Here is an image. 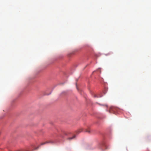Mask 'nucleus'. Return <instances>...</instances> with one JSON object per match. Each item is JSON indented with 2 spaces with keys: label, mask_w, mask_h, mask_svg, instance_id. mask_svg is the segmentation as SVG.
<instances>
[{
  "label": "nucleus",
  "mask_w": 151,
  "mask_h": 151,
  "mask_svg": "<svg viewBox=\"0 0 151 151\" xmlns=\"http://www.w3.org/2000/svg\"><path fill=\"white\" fill-rule=\"evenodd\" d=\"M75 137H76V136L74 135L72 137H69V138H68V139L69 140H71V139H73V138H75Z\"/></svg>",
  "instance_id": "nucleus-2"
},
{
  "label": "nucleus",
  "mask_w": 151,
  "mask_h": 151,
  "mask_svg": "<svg viewBox=\"0 0 151 151\" xmlns=\"http://www.w3.org/2000/svg\"><path fill=\"white\" fill-rule=\"evenodd\" d=\"M53 143V142L52 141H50L48 142H44L43 143H42L40 144V145L39 146V147H36L35 149V150H37L38 149V148L39 147H40V145H44L45 144H47V143Z\"/></svg>",
  "instance_id": "nucleus-1"
},
{
  "label": "nucleus",
  "mask_w": 151,
  "mask_h": 151,
  "mask_svg": "<svg viewBox=\"0 0 151 151\" xmlns=\"http://www.w3.org/2000/svg\"><path fill=\"white\" fill-rule=\"evenodd\" d=\"M114 108L113 107H111L110 108V112L111 111H114Z\"/></svg>",
  "instance_id": "nucleus-4"
},
{
  "label": "nucleus",
  "mask_w": 151,
  "mask_h": 151,
  "mask_svg": "<svg viewBox=\"0 0 151 151\" xmlns=\"http://www.w3.org/2000/svg\"><path fill=\"white\" fill-rule=\"evenodd\" d=\"M111 53H112L111 52H110L108 53V54L106 55H110V54H111Z\"/></svg>",
  "instance_id": "nucleus-6"
},
{
  "label": "nucleus",
  "mask_w": 151,
  "mask_h": 151,
  "mask_svg": "<svg viewBox=\"0 0 151 151\" xmlns=\"http://www.w3.org/2000/svg\"><path fill=\"white\" fill-rule=\"evenodd\" d=\"M86 132H88V133H90V131L89 130H86Z\"/></svg>",
  "instance_id": "nucleus-5"
},
{
  "label": "nucleus",
  "mask_w": 151,
  "mask_h": 151,
  "mask_svg": "<svg viewBox=\"0 0 151 151\" xmlns=\"http://www.w3.org/2000/svg\"><path fill=\"white\" fill-rule=\"evenodd\" d=\"M82 129H80L78 130L77 132V133H80V132H82Z\"/></svg>",
  "instance_id": "nucleus-3"
}]
</instances>
